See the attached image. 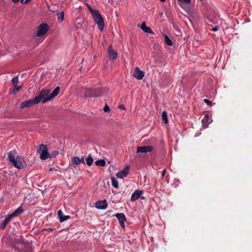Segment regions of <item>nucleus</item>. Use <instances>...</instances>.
I'll return each instance as SVG.
<instances>
[{
	"label": "nucleus",
	"mask_w": 252,
	"mask_h": 252,
	"mask_svg": "<svg viewBox=\"0 0 252 252\" xmlns=\"http://www.w3.org/2000/svg\"><path fill=\"white\" fill-rule=\"evenodd\" d=\"M60 90V87H57L50 94V89L42 90L39 92V94L34 97V101L37 104L41 101L43 104L45 103L57 96L59 94Z\"/></svg>",
	"instance_id": "f257e3e1"
},
{
	"label": "nucleus",
	"mask_w": 252,
	"mask_h": 252,
	"mask_svg": "<svg viewBox=\"0 0 252 252\" xmlns=\"http://www.w3.org/2000/svg\"><path fill=\"white\" fill-rule=\"evenodd\" d=\"M8 155V160L10 164L14 167L22 169L26 167V163L24 158L18 155L15 151H10Z\"/></svg>",
	"instance_id": "f03ea898"
},
{
	"label": "nucleus",
	"mask_w": 252,
	"mask_h": 252,
	"mask_svg": "<svg viewBox=\"0 0 252 252\" xmlns=\"http://www.w3.org/2000/svg\"><path fill=\"white\" fill-rule=\"evenodd\" d=\"M95 23L97 24L98 29L100 31H102L104 28V22L103 18L100 13L98 10L95 13L92 15Z\"/></svg>",
	"instance_id": "7ed1b4c3"
},
{
	"label": "nucleus",
	"mask_w": 252,
	"mask_h": 252,
	"mask_svg": "<svg viewBox=\"0 0 252 252\" xmlns=\"http://www.w3.org/2000/svg\"><path fill=\"white\" fill-rule=\"evenodd\" d=\"M38 152L40 154V158L42 160H45L51 157L48 152V149L47 146L43 144L39 146Z\"/></svg>",
	"instance_id": "20e7f679"
},
{
	"label": "nucleus",
	"mask_w": 252,
	"mask_h": 252,
	"mask_svg": "<svg viewBox=\"0 0 252 252\" xmlns=\"http://www.w3.org/2000/svg\"><path fill=\"white\" fill-rule=\"evenodd\" d=\"M49 27L46 24L42 23L37 28L36 35L38 37H40L45 34L48 31Z\"/></svg>",
	"instance_id": "39448f33"
},
{
	"label": "nucleus",
	"mask_w": 252,
	"mask_h": 252,
	"mask_svg": "<svg viewBox=\"0 0 252 252\" xmlns=\"http://www.w3.org/2000/svg\"><path fill=\"white\" fill-rule=\"evenodd\" d=\"M13 247L15 249H17L18 250H20V252L23 251L25 252L26 251L25 249H26L27 248H30L32 249V247L30 246V245L28 244H25L22 240H19L17 241V242L13 245Z\"/></svg>",
	"instance_id": "423d86ee"
},
{
	"label": "nucleus",
	"mask_w": 252,
	"mask_h": 252,
	"mask_svg": "<svg viewBox=\"0 0 252 252\" xmlns=\"http://www.w3.org/2000/svg\"><path fill=\"white\" fill-rule=\"evenodd\" d=\"M94 92V97H98L103 95L107 92V89L105 88H93Z\"/></svg>",
	"instance_id": "0eeeda50"
},
{
	"label": "nucleus",
	"mask_w": 252,
	"mask_h": 252,
	"mask_svg": "<svg viewBox=\"0 0 252 252\" xmlns=\"http://www.w3.org/2000/svg\"><path fill=\"white\" fill-rule=\"evenodd\" d=\"M153 150V147L152 146H140L137 148L136 152L137 153H147L152 151Z\"/></svg>",
	"instance_id": "6e6552de"
},
{
	"label": "nucleus",
	"mask_w": 252,
	"mask_h": 252,
	"mask_svg": "<svg viewBox=\"0 0 252 252\" xmlns=\"http://www.w3.org/2000/svg\"><path fill=\"white\" fill-rule=\"evenodd\" d=\"M37 103L34 101V98L32 100L29 99L25 101L22 102L20 104V108L24 109L26 107H29L33 105L37 104Z\"/></svg>",
	"instance_id": "1a4fd4ad"
},
{
	"label": "nucleus",
	"mask_w": 252,
	"mask_h": 252,
	"mask_svg": "<svg viewBox=\"0 0 252 252\" xmlns=\"http://www.w3.org/2000/svg\"><path fill=\"white\" fill-rule=\"evenodd\" d=\"M119 220L120 225L124 228L125 222L126 220L125 215L124 213H118L114 215Z\"/></svg>",
	"instance_id": "9d476101"
},
{
	"label": "nucleus",
	"mask_w": 252,
	"mask_h": 252,
	"mask_svg": "<svg viewBox=\"0 0 252 252\" xmlns=\"http://www.w3.org/2000/svg\"><path fill=\"white\" fill-rule=\"evenodd\" d=\"M129 166L126 165L124 169L122 170L121 171L118 172L116 174V176L120 179H123L124 177H126L128 173L129 170Z\"/></svg>",
	"instance_id": "9b49d317"
},
{
	"label": "nucleus",
	"mask_w": 252,
	"mask_h": 252,
	"mask_svg": "<svg viewBox=\"0 0 252 252\" xmlns=\"http://www.w3.org/2000/svg\"><path fill=\"white\" fill-rule=\"evenodd\" d=\"M108 54L109 59L112 61L115 60L117 58L118 53L113 49L111 45L109 46Z\"/></svg>",
	"instance_id": "f8f14e48"
},
{
	"label": "nucleus",
	"mask_w": 252,
	"mask_h": 252,
	"mask_svg": "<svg viewBox=\"0 0 252 252\" xmlns=\"http://www.w3.org/2000/svg\"><path fill=\"white\" fill-rule=\"evenodd\" d=\"M133 76L138 80H141L144 76V73L138 67H136L133 73Z\"/></svg>",
	"instance_id": "ddd939ff"
},
{
	"label": "nucleus",
	"mask_w": 252,
	"mask_h": 252,
	"mask_svg": "<svg viewBox=\"0 0 252 252\" xmlns=\"http://www.w3.org/2000/svg\"><path fill=\"white\" fill-rule=\"evenodd\" d=\"M212 122V120L208 114L205 115L204 118L202 120V126L206 128L208 127V125Z\"/></svg>",
	"instance_id": "4468645a"
},
{
	"label": "nucleus",
	"mask_w": 252,
	"mask_h": 252,
	"mask_svg": "<svg viewBox=\"0 0 252 252\" xmlns=\"http://www.w3.org/2000/svg\"><path fill=\"white\" fill-rule=\"evenodd\" d=\"M95 206L97 209L103 210L107 208L108 204L106 200H103L96 202Z\"/></svg>",
	"instance_id": "2eb2a0df"
},
{
	"label": "nucleus",
	"mask_w": 252,
	"mask_h": 252,
	"mask_svg": "<svg viewBox=\"0 0 252 252\" xmlns=\"http://www.w3.org/2000/svg\"><path fill=\"white\" fill-rule=\"evenodd\" d=\"M143 193V191L137 189L135 190L131 196L130 200L131 201H134L137 200L140 196Z\"/></svg>",
	"instance_id": "dca6fc26"
},
{
	"label": "nucleus",
	"mask_w": 252,
	"mask_h": 252,
	"mask_svg": "<svg viewBox=\"0 0 252 252\" xmlns=\"http://www.w3.org/2000/svg\"><path fill=\"white\" fill-rule=\"evenodd\" d=\"M83 92L84 93V96L85 97H94V92L93 89H84L83 90Z\"/></svg>",
	"instance_id": "f3484780"
},
{
	"label": "nucleus",
	"mask_w": 252,
	"mask_h": 252,
	"mask_svg": "<svg viewBox=\"0 0 252 252\" xmlns=\"http://www.w3.org/2000/svg\"><path fill=\"white\" fill-rule=\"evenodd\" d=\"M140 28L145 32L149 33L153 35L155 34L154 32L151 30V28L147 27L146 25L145 22H144L142 23Z\"/></svg>",
	"instance_id": "a211bd4d"
},
{
	"label": "nucleus",
	"mask_w": 252,
	"mask_h": 252,
	"mask_svg": "<svg viewBox=\"0 0 252 252\" xmlns=\"http://www.w3.org/2000/svg\"><path fill=\"white\" fill-rule=\"evenodd\" d=\"M58 216L61 222L64 221L65 220L70 218L69 216H64L62 210H59L58 212Z\"/></svg>",
	"instance_id": "6ab92c4d"
},
{
	"label": "nucleus",
	"mask_w": 252,
	"mask_h": 252,
	"mask_svg": "<svg viewBox=\"0 0 252 252\" xmlns=\"http://www.w3.org/2000/svg\"><path fill=\"white\" fill-rule=\"evenodd\" d=\"M11 218L12 217L10 216V215H9L4 219L0 226V227L1 229H4L5 228L6 225Z\"/></svg>",
	"instance_id": "aec40b11"
},
{
	"label": "nucleus",
	"mask_w": 252,
	"mask_h": 252,
	"mask_svg": "<svg viewBox=\"0 0 252 252\" xmlns=\"http://www.w3.org/2000/svg\"><path fill=\"white\" fill-rule=\"evenodd\" d=\"M23 212V210L22 207H19L17 208L13 213L10 215V216L12 218L14 217L18 216L19 215L21 214Z\"/></svg>",
	"instance_id": "412c9836"
},
{
	"label": "nucleus",
	"mask_w": 252,
	"mask_h": 252,
	"mask_svg": "<svg viewBox=\"0 0 252 252\" xmlns=\"http://www.w3.org/2000/svg\"><path fill=\"white\" fill-rule=\"evenodd\" d=\"M57 15L58 20L59 22H62L64 20V12L63 11H61V12H58L57 14Z\"/></svg>",
	"instance_id": "4be33fe9"
},
{
	"label": "nucleus",
	"mask_w": 252,
	"mask_h": 252,
	"mask_svg": "<svg viewBox=\"0 0 252 252\" xmlns=\"http://www.w3.org/2000/svg\"><path fill=\"white\" fill-rule=\"evenodd\" d=\"M95 164L97 166H104L106 164V162L104 159H98L95 161Z\"/></svg>",
	"instance_id": "5701e85b"
},
{
	"label": "nucleus",
	"mask_w": 252,
	"mask_h": 252,
	"mask_svg": "<svg viewBox=\"0 0 252 252\" xmlns=\"http://www.w3.org/2000/svg\"><path fill=\"white\" fill-rule=\"evenodd\" d=\"M164 41L166 44L168 46H171L172 45V40L169 38V37L164 34Z\"/></svg>",
	"instance_id": "b1692460"
},
{
	"label": "nucleus",
	"mask_w": 252,
	"mask_h": 252,
	"mask_svg": "<svg viewBox=\"0 0 252 252\" xmlns=\"http://www.w3.org/2000/svg\"><path fill=\"white\" fill-rule=\"evenodd\" d=\"M111 183L112 186L116 189L118 188V182L114 177H111Z\"/></svg>",
	"instance_id": "393cba45"
},
{
	"label": "nucleus",
	"mask_w": 252,
	"mask_h": 252,
	"mask_svg": "<svg viewBox=\"0 0 252 252\" xmlns=\"http://www.w3.org/2000/svg\"><path fill=\"white\" fill-rule=\"evenodd\" d=\"M161 117H162V119L163 121L165 124H167L168 123V119H167V113H166V111H163L162 112Z\"/></svg>",
	"instance_id": "a878e982"
},
{
	"label": "nucleus",
	"mask_w": 252,
	"mask_h": 252,
	"mask_svg": "<svg viewBox=\"0 0 252 252\" xmlns=\"http://www.w3.org/2000/svg\"><path fill=\"white\" fill-rule=\"evenodd\" d=\"M94 161V159L91 156H89L86 158V163L88 166H91Z\"/></svg>",
	"instance_id": "bb28decb"
},
{
	"label": "nucleus",
	"mask_w": 252,
	"mask_h": 252,
	"mask_svg": "<svg viewBox=\"0 0 252 252\" xmlns=\"http://www.w3.org/2000/svg\"><path fill=\"white\" fill-rule=\"evenodd\" d=\"M72 161L76 165H78L81 163V159H80V158L76 156L73 157Z\"/></svg>",
	"instance_id": "cd10ccee"
},
{
	"label": "nucleus",
	"mask_w": 252,
	"mask_h": 252,
	"mask_svg": "<svg viewBox=\"0 0 252 252\" xmlns=\"http://www.w3.org/2000/svg\"><path fill=\"white\" fill-rule=\"evenodd\" d=\"M180 3V5H182V4H189L190 3L191 0H178Z\"/></svg>",
	"instance_id": "c85d7f7f"
},
{
	"label": "nucleus",
	"mask_w": 252,
	"mask_h": 252,
	"mask_svg": "<svg viewBox=\"0 0 252 252\" xmlns=\"http://www.w3.org/2000/svg\"><path fill=\"white\" fill-rule=\"evenodd\" d=\"M88 9L89 10V11L90 12V13H91L92 15H93V14H94L95 13L96 11H97L98 10H95V9H93L90 5H88Z\"/></svg>",
	"instance_id": "c756f323"
},
{
	"label": "nucleus",
	"mask_w": 252,
	"mask_h": 252,
	"mask_svg": "<svg viewBox=\"0 0 252 252\" xmlns=\"http://www.w3.org/2000/svg\"><path fill=\"white\" fill-rule=\"evenodd\" d=\"M21 88V86H14V89L13 90V94H16L18 92H19Z\"/></svg>",
	"instance_id": "7c9ffc66"
},
{
	"label": "nucleus",
	"mask_w": 252,
	"mask_h": 252,
	"mask_svg": "<svg viewBox=\"0 0 252 252\" xmlns=\"http://www.w3.org/2000/svg\"><path fill=\"white\" fill-rule=\"evenodd\" d=\"M11 82H12L13 84H16L18 83V76H15L14 77L12 80H11Z\"/></svg>",
	"instance_id": "2f4dec72"
},
{
	"label": "nucleus",
	"mask_w": 252,
	"mask_h": 252,
	"mask_svg": "<svg viewBox=\"0 0 252 252\" xmlns=\"http://www.w3.org/2000/svg\"><path fill=\"white\" fill-rule=\"evenodd\" d=\"M110 110L109 107L106 104L103 108V111L105 112H110Z\"/></svg>",
	"instance_id": "473e14b6"
},
{
	"label": "nucleus",
	"mask_w": 252,
	"mask_h": 252,
	"mask_svg": "<svg viewBox=\"0 0 252 252\" xmlns=\"http://www.w3.org/2000/svg\"><path fill=\"white\" fill-rule=\"evenodd\" d=\"M204 102L208 105H211L212 104L211 102L209 100L207 99H204Z\"/></svg>",
	"instance_id": "72a5a7b5"
},
{
	"label": "nucleus",
	"mask_w": 252,
	"mask_h": 252,
	"mask_svg": "<svg viewBox=\"0 0 252 252\" xmlns=\"http://www.w3.org/2000/svg\"><path fill=\"white\" fill-rule=\"evenodd\" d=\"M31 0H21V2L22 3V4H26L27 3H28L29 2H30Z\"/></svg>",
	"instance_id": "f704fd0d"
},
{
	"label": "nucleus",
	"mask_w": 252,
	"mask_h": 252,
	"mask_svg": "<svg viewBox=\"0 0 252 252\" xmlns=\"http://www.w3.org/2000/svg\"><path fill=\"white\" fill-rule=\"evenodd\" d=\"M119 108L121 109H123V110H125V107L124 106V105L123 104H121L119 106Z\"/></svg>",
	"instance_id": "c9c22d12"
},
{
	"label": "nucleus",
	"mask_w": 252,
	"mask_h": 252,
	"mask_svg": "<svg viewBox=\"0 0 252 252\" xmlns=\"http://www.w3.org/2000/svg\"><path fill=\"white\" fill-rule=\"evenodd\" d=\"M219 30V28L217 26H215V27H214L213 28H212V31L213 32H216L218 30Z\"/></svg>",
	"instance_id": "e433bc0d"
},
{
	"label": "nucleus",
	"mask_w": 252,
	"mask_h": 252,
	"mask_svg": "<svg viewBox=\"0 0 252 252\" xmlns=\"http://www.w3.org/2000/svg\"><path fill=\"white\" fill-rule=\"evenodd\" d=\"M165 173H166V170L165 169H163L162 170V174H161V177H163L165 176Z\"/></svg>",
	"instance_id": "4c0bfd02"
},
{
	"label": "nucleus",
	"mask_w": 252,
	"mask_h": 252,
	"mask_svg": "<svg viewBox=\"0 0 252 252\" xmlns=\"http://www.w3.org/2000/svg\"><path fill=\"white\" fill-rule=\"evenodd\" d=\"M58 154H59V151H55L54 152V154H53V155H54V156H56V155H58Z\"/></svg>",
	"instance_id": "58836bf2"
},
{
	"label": "nucleus",
	"mask_w": 252,
	"mask_h": 252,
	"mask_svg": "<svg viewBox=\"0 0 252 252\" xmlns=\"http://www.w3.org/2000/svg\"><path fill=\"white\" fill-rule=\"evenodd\" d=\"M80 159H81V162H82L83 163L85 164V161L84 160L83 157L81 158H80Z\"/></svg>",
	"instance_id": "ea45409f"
},
{
	"label": "nucleus",
	"mask_w": 252,
	"mask_h": 252,
	"mask_svg": "<svg viewBox=\"0 0 252 252\" xmlns=\"http://www.w3.org/2000/svg\"><path fill=\"white\" fill-rule=\"evenodd\" d=\"M19 1V0H12V1L14 3H17Z\"/></svg>",
	"instance_id": "a19ab883"
},
{
	"label": "nucleus",
	"mask_w": 252,
	"mask_h": 252,
	"mask_svg": "<svg viewBox=\"0 0 252 252\" xmlns=\"http://www.w3.org/2000/svg\"><path fill=\"white\" fill-rule=\"evenodd\" d=\"M54 169V167H53V168H50V171H51V170H53V169Z\"/></svg>",
	"instance_id": "79ce46f5"
},
{
	"label": "nucleus",
	"mask_w": 252,
	"mask_h": 252,
	"mask_svg": "<svg viewBox=\"0 0 252 252\" xmlns=\"http://www.w3.org/2000/svg\"><path fill=\"white\" fill-rule=\"evenodd\" d=\"M160 0L161 1H162V2H164V1H165L166 0Z\"/></svg>",
	"instance_id": "37998d69"
},
{
	"label": "nucleus",
	"mask_w": 252,
	"mask_h": 252,
	"mask_svg": "<svg viewBox=\"0 0 252 252\" xmlns=\"http://www.w3.org/2000/svg\"><path fill=\"white\" fill-rule=\"evenodd\" d=\"M144 198H145L144 197H141V199H144Z\"/></svg>",
	"instance_id": "c03bdc74"
},
{
	"label": "nucleus",
	"mask_w": 252,
	"mask_h": 252,
	"mask_svg": "<svg viewBox=\"0 0 252 252\" xmlns=\"http://www.w3.org/2000/svg\"><path fill=\"white\" fill-rule=\"evenodd\" d=\"M49 230H52V228H50V229H49Z\"/></svg>",
	"instance_id": "a18cd8bd"
}]
</instances>
